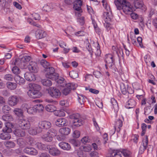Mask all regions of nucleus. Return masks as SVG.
Segmentation results:
<instances>
[{"instance_id": "1", "label": "nucleus", "mask_w": 157, "mask_h": 157, "mask_svg": "<svg viewBox=\"0 0 157 157\" xmlns=\"http://www.w3.org/2000/svg\"><path fill=\"white\" fill-rule=\"evenodd\" d=\"M114 3L118 10H122L126 14H129L132 11V6L127 0H115Z\"/></svg>"}, {"instance_id": "2", "label": "nucleus", "mask_w": 157, "mask_h": 157, "mask_svg": "<svg viewBox=\"0 0 157 157\" xmlns=\"http://www.w3.org/2000/svg\"><path fill=\"white\" fill-rule=\"evenodd\" d=\"M13 126L12 123H7L6 125V127L2 130V132L0 134V138L3 140H8L11 138V134L12 132L11 128Z\"/></svg>"}, {"instance_id": "3", "label": "nucleus", "mask_w": 157, "mask_h": 157, "mask_svg": "<svg viewBox=\"0 0 157 157\" xmlns=\"http://www.w3.org/2000/svg\"><path fill=\"white\" fill-rule=\"evenodd\" d=\"M33 88V89L29 90L27 92V95L31 98H40L41 95L40 92L41 89L40 86L38 84H33L30 85Z\"/></svg>"}, {"instance_id": "4", "label": "nucleus", "mask_w": 157, "mask_h": 157, "mask_svg": "<svg viewBox=\"0 0 157 157\" xmlns=\"http://www.w3.org/2000/svg\"><path fill=\"white\" fill-rule=\"evenodd\" d=\"M70 118L74 120L73 123L72 125V127L74 128L75 127H78L82 125L83 124V121L81 119L80 116L78 113H75L69 116Z\"/></svg>"}, {"instance_id": "5", "label": "nucleus", "mask_w": 157, "mask_h": 157, "mask_svg": "<svg viewBox=\"0 0 157 157\" xmlns=\"http://www.w3.org/2000/svg\"><path fill=\"white\" fill-rule=\"evenodd\" d=\"M45 71H47L45 74L46 77L52 80L56 79L57 77H59V74L55 72L54 68L49 67Z\"/></svg>"}, {"instance_id": "6", "label": "nucleus", "mask_w": 157, "mask_h": 157, "mask_svg": "<svg viewBox=\"0 0 157 157\" xmlns=\"http://www.w3.org/2000/svg\"><path fill=\"white\" fill-rule=\"evenodd\" d=\"M83 1L82 0H75L73 2V9L77 11L75 12L76 15L80 17L81 15V13L82 12V10L81 6L82 5Z\"/></svg>"}, {"instance_id": "7", "label": "nucleus", "mask_w": 157, "mask_h": 157, "mask_svg": "<svg viewBox=\"0 0 157 157\" xmlns=\"http://www.w3.org/2000/svg\"><path fill=\"white\" fill-rule=\"evenodd\" d=\"M17 123L18 126L22 129L27 130L30 128V122L27 119L20 118L18 119Z\"/></svg>"}, {"instance_id": "8", "label": "nucleus", "mask_w": 157, "mask_h": 157, "mask_svg": "<svg viewBox=\"0 0 157 157\" xmlns=\"http://www.w3.org/2000/svg\"><path fill=\"white\" fill-rule=\"evenodd\" d=\"M48 93L50 96L53 98H58L61 95L60 90L54 87H51L49 88Z\"/></svg>"}, {"instance_id": "9", "label": "nucleus", "mask_w": 157, "mask_h": 157, "mask_svg": "<svg viewBox=\"0 0 157 157\" xmlns=\"http://www.w3.org/2000/svg\"><path fill=\"white\" fill-rule=\"evenodd\" d=\"M66 87L62 91L63 94L65 95H67L72 90H75L77 86V85L74 83H69L66 84Z\"/></svg>"}, {"instance_id": "10", "label": "nucleus", "mask_w": 157, "mask_h": 157, "mask_svg": "<svg viewBox=\"0 0 157 157\" xmlns=\"http://www.w3.org/2000/svg\"><path fill=\"white\" fill-rule=\"evenodd\" d=\"M22 99V98L20 96L17 97L15 95L9 97L8 100V104L11 106H13L17 105L19 99Z\"/></svg>"}, {"instance_id": "11", "label": "nucleus", "mask_w": 157, "mask_h": 157, "mask_svg": "<svg viewBox=\"0 0 157 157\" xmlns=\"http://www.w3.org/2000/svg\"><path fill=\"white\" fill-rule=\"evenodd\" d=\"M49 153L50 155L53 156H57L61 154L60 151L57 148L53 147L51 145L48 146Z\"/></svg>"}, {"instance_id": "12", "label": "nucleus", "mask_w": 157, "mask_h": 157, "mask_svg": "<svg viewBox=\"0 0 157 157\" xmlns=\"http://www.w3.org/2000/svg\"><path fill=\"white\" fill-rule=\"evenodd\" d=\"M38 126L39 128L41 129H47L51 127V124L48 121H42L39 122Z\"/></svg>"}, {"instance_id": "13", "label": "nucleus", "mask_w": 157, "mask_h": 157, "mask_svg": "<svg viewBox=\"0 0 157 157\" xmlns=\"http://www.w3.org/2000/svg\"><path fill=\"white\" fill-rule=\"evenodd\" d=\"M105 61L110 68H112L113 65L114 64L113 57L112 55L110 54H109L106 55Z\"/></svg>"}, {"instance_id": "14", "label": "nucleus", "mask_w": 157, "mask_h": 157, "mask_svg": "<svg viewBox=\"0 0 157 157\" xmlns=\"http://www.w3.org/2000/svg\"><path fill=\"white\" fill-rule=\"evenodd\" d=\"M148 143V138L147 136H145V139L143 140V144L140 147L139 152L140 154H142L147 147Z\"/></svg>"}, {"instance_id": "15", "label": "nucleus", "mask_w": 157, "mask_h": 157, "mask_svg": "<svg viewBox=\"0 0 157 157\" xmlns=\"http://www.w3.org/2000/svg\"><path fill=\"white\" fill-rule=\"evenodd\" d=\"M29 70L32 73H36L37 72V64L35 62H31L28 66Z\"/></svg>"}, {"instance_id": "16", "label": "nucleus", "mask_w": 157, "mask_h": 157, "mask_svg": "<svg viewBox=\"0 0 157 157\" xmlns=\"http://www.w3.org/2000/svg\"><path fill=\"white\" fill-rule=\"evenodd\" d=\"M67 121L64 118H60L58 119L55 121L56 125L59 127H62L66 125Z\"/></svg>"}, {"instance_id": "17", "label": "nucleus", "mask_w": 157, "mask_h": 157, "mask_svg": "<svg viewBox=\"0 0 157 157\" xmlns=\"http://www.w3.org/2000/svg\"><path fill=\"white\" fill-rule=\"evenodd\" d=\"M103 17L105 19L106 23H108L111 21L113 18V16L111 12H104L103 13Z\"/></svg>"}, {"instance_id": "18", "label": "nucleus", "mask_w": 157, "mask_h": 157, "mask_svg": "<svg viewBox=\"0 0 157 157\" xmlns=\"http://www.w3.org/2000/svg\"><path fill=\"white\" fill-rule=\"evenodd\" d=\"M14 134L18 137H23L25 136V132L23 129L16 128L13 131Z\"/></svg>"}, {"instance_id": "19", "label": "nucleus", "mask_w": 157, "mask_h": 157, "mask_svg": "<svg viewBox=\"0 0 157 157\" xmlns=\"http://www.w3.org/2000/svg\"><path fill=\"white\" fill-rule=\"evenodd\" d=\"M46 33L45 31L41 29H38L36 33V36L37 39H40L46 36Z\"/></svg>"}, {"instance_id": "20", "label": "nucleus", "mask_w": 157, "mask_h": 157, "mask_svg": "<svg viewBox=\"0 0 157 157\" xmlns=\"http://www.w3.org/2000/svg\"><path fill=\"white\" fill-rule=\"evenodd\" d=\"M59 146L61 149L64 150L69 151L71 148L69 144L64 142L59 143Z\"/></svg>"}, {"instance_id": "21", "label": "nucleus", "mask_w": 157, "mask_h": 157, "mask_svg": "<svg viewBox=\"0 0 157 157\" xmlns=\"http://www.w3.org/2000/svg\"><path fill=\"white\" fill-rule=\"evenodd\" d=\"M24 77L27 80L29 81H35L36 80L35 76L32 73L27 72L25 73Z\"/></svg>"}, {"instance_id": "22", "label": "nucleus", "mask_w": 157, "mask_h": 157, "mask_svg": "<svg viewBox=\"0 0 157 157\" xmlns=\"http://www.w3.org/2000/svg\"><path fill=\"white\" fill-rule=\"evenodd\" d=\"M31 57L29 56H26L24 55L22 57L19 59L21 63L22 64L23 66H25L26 64L30 60Z\"/></svg>"}, {"instance_id": "23", "label": "nucleus", "mask_w": 157, "mask_h": 157, "mask_svg": "<svg viewBox=\"0 0 157 157\" xmlns=\"http://www.w3.org/2000/svg\"><path fill=\"white\" fill-rule=\"evenodd\" d=\"M123 125L122 121L120 119H117L115 122L114 126V128L115 130L117 132H119L121 129V128L122 127Z\"/></svg>"}, {"instance_id": "24", "label": "nucleus", "mask_w": 157, "mask_h": 157, "mask_svg": "<svg viewBox=\"0 0 157 157\" xmlns=\"http://www.w3.org/2000/svg\"><path fill=\"white\" fill-rule=\"evenodd\" d=\"M136 105L135 101L133 99H130L127 102L125 105V107L128 109L132 108L134 107Z\"/></svg>"}, {"instance_id": "25", "label": "nucleus", "mask_w": 157, "mask_h": 157, "mask_svg": "<svg viewBox=\"0 0 157 157\" xmlns=\"http://www.w3.org/2000/svg\"><path fill=\"white\" fill-rule=\"evenodd\" d=\"M53 80L55 81L59 84V85L61 86L64 87L67 84L64 78L61 77H59V76L57 77L56 79Z\"/></svg>"}, {"instance_id": "26", "label": "nucleus", "mask_w": 157, "mask_h": 157, "mask_svg": "<svg viewBox=\"0 0 157 157\" xmlns=\"http://www.w3.org/2000/svg\"><path fill=\"white\" fill-rule=\"evenodd\" d=\"M14 79L16 82L20 85H23L25 82L24 79L19 75H17L15 77Z\"/></svg>"}, {"instance_id": "27", "label": "nucleus", "mask_w": 157, "mask_h": 157, "mask_svg": "<svg viewBox=\"0 0 157 157\" xmlns=\"http://www.w3.org/2000/svg\"><path fill=\"white\" fill-rule=\"evenodd\" d=\"M27 145L28 144L29 145L34 146L36 145L37 143L35 139L33 138L28 137L26 139Z\"/></svg>"}, {"instance_id": "28", "label": "nucleus", "mask_w": 157, "mask_h": 157, "mask_svg": "<svg viewBox=\"0 0 157 157\" xmlns=\"http://www.w3.org/2000/svg\"><path fill=\"white\" fill-rule=\"evenodd\" d=\"M71 132L70 129L67 127H64L59 130V132L62 135H67Z\"/></svg>"}, {"instance_id": "29", "label": "nucleus", "mask_w": 157, "mask_h": 157, "mask_svg": "<svg viewBox=\"0 0 157 157\" xmlns=\"http://www.w3.org/2000/svg\"><path fill=\"white\" fill-rule=\"evenodd\" d=\"M36 145L37 147L40 150L47 151L48 148V145H47L41 143H37Z\"/></svg>"}, {"instance_id": "30", "label": "nucleus", "mask_w": 157, "mask_h": 157, "mask_svg": "<svg viewBox=\"0 0 157 157\" xmlns=\"http://www.w3.org/2000/svg\"><path fill=\"white\" fill-rule=\"evenodd\" d=\"M45 109L48 112H54L56 110V108L53 105L48 104L45 107Z\"/></svg>"}, {"instance_id": "31", "label": "nucleus", "mask_w": 157, "mask_h": 157, "mask_svg": "<svg viewBox=\"0 0 157 157\" xmlns=\"http://www.w3.org/2000/svg\"><path fill=\"white\" fill-rule=\"evenodd\" d=\"M134 4L136 8H140L144 6L143 0H135Z\"/></svg>"}, {"instance_id": "32", "label": "nucleus", "mask_w": 157, "mask_h": 157, "mask_svg": "<svg viewBox=\"0 0 157 157\" xmlns=\"http://www.w3.org/2000/svg\"><path fill=\"white\" fill-rule=\"evenodd\" d=\"M34 108L36 112H41L43 111L44 109L43 105L40 104H38L34 105Z\"/></svg>"}, {"instance_id": "33", "label": "nucleus", "mask_w": 157, "mask_h": 157, "mask_svg": "<svg viewBox=\"0 0 157 157\" xmlns=\"http://www.w3.org/2000/svg\"><path fill=\"white\" fill-rule=\"evenodd\" d=\"M41 138L43 140L49 142L53 140V137L48 133L42 136Z\"/></svg>"}, {"instance_id": "34", "label": "nucleus", "mask_w": 157, "mask_h": 157, "mask_svg": "<svg viewBox=\"0 0 157 157\" xmlns=\"http://www.w3.org/2000/svg\"><path fill=\"white\" fill-rule=\"evenodd\" d=\"M17 143L18 145L21 147H24L27 145L26 141L22 138H19L17 139Z\"/></svg>"}, {"instance_id": "35", "label": "nucleus", "mask_w": 157, "mask_h": 157, "mask_svg": "<svg viewBox=\"0 0 157 157\" xmlns=\"http://www.w3.org/2000/svg\"><path fill=\"white\" fill-rule=\"evenodd\" d=\"M111 102L115 111L117 112L118 110V106L116 100L114 98H112L111 100Z\"/></svg>"}, {"instance_id": "36", "label": "nucleus", "mask_w": 157, "mask_h": 157, "mask_svg": "<svg viewBox=\"0 0 157 157\" xmlns=\"http://www.w3.org/2000/svg\"><path fill=\"white\" fill-rule=\"evenodd\" d=\"M2 119L5 121L8 122L12 121L13 120L12 116L9 114H6L2 116Z\"/></svg>"}, {"instance_id": "37", "label": "nucleus", "mask_w": 157, "mask_h": 157, "mask_svg": "<svg viewBox=\"0 0 157 157\" xmlns=\"http://www.w3.org/2000/svg\"><path fill=\"white\" fill-rule=\"evenodd\" d=\"M41 83L45 86H50L52 84V82L50 80L48 79H44L41 80Z\"/></svg>"}, {"instance_id": "38", "label": "nucleus", "mask_w": 157, "mask_h": 157, "mask_svg": "<svg viewBox=\"0 0 157 157\" xmlns=\"http://www.w3.org/2000/svg\"><path fill=\"white\" fill-rule=\"evenodd\" d=\"M14 113L18 116H23V111L21 109L15 108L13 111Z\"/></svg>"}, {"instance_id": "39", "label": "nucleus", "mask_w": 157, "mask_h": 157, "mask_svg": "<svg viewBox=\"0 0 157 157\" xmlns=\"http://www.w3.org/2000/svg\"><path fill=\"white\" fill-rule=\"evenodd\" d=\"M7 85L8 88L11 90L15 89L17 86L16 83L10 82H8L7 83Z\"/></svg>"}, {"instance_id": "40", "label": "nucleus", "mask_w": 157, "mask_h": 157, "mask_svg": "<svg viewBox=\"0 0 157 157\" xmlns=\"http://www.w3.org/2000/svg\"><path fill=\"white\" fill-rule=\"evenodd\" d=\"M47 133L53 137L56 136L57 132V131L55 129L52 128L49 130Z\"/></svg>"}, {"instance_id": "41", "label": "nucleus", "mask_w": 157, "mask_h": 157, "mask_svg": "<svg viewBox=\"0 0 157 157\" xmlns=\"http://www.w3.org/2000/svg\"><path fill=\"white\" fill-rule=\"evenodd\" d=\"M86 40L88 41V43H86V47L87 49L88 50L89 53L90 54L91 57H92L93 51L91 48V45L88 41V40L87 39Z\"/></svg>"}, {"instance_id": "42", "label": "nucleus", "mask_w": 157, "mask_h": 157, "mask_svg": "<svg viewBox=\"0 0 157 157\" xmlns=\"http://www.w3.org/2000/svg\"><path fill=\"white\" fill-rule=\"evenodd\" d=\"M40 64L41 66L45 68V70L50 66L49 63L44 59H42L41 60Z\"/></svg>"}, {"instance_id": "43", "label": "nucleus", "mask_w": 157, "mask_h": 157, "mask_svg": "<svg viewBox=\"0 0 157 157\" xmlns=\"http://www.w3.org/2000/svg\"><path fill=\"white\" fill-rule=\"evenodd\" d=\"M120 152L121 154H122L124 157H131V152L128 150L124 149Z\"/></svg>"}, {"instance_id": "44", "label": "nucleus", "mask_w": 157, "mask_h": 157, "mask_svg": "<svg viewBox=\"0 0 157 157\" xmlns=\"http://www.w3.org/2000/svg\"><path fill=\"white\" fill-rule=\"evenodd\" d=\"M10 108L7 105L3 106L2 108V112L4 113H8L10 110Z\"/></svg>"}, {"instance_id": "45", "label": "nucleus", "mask_w": 157, "mask_h": 157, "mask_svg": "<svg viewBox=\"0 0 157 157\" xmlns=\"http://www.w3.org/2000/svg\"><path fill=\"white\" fill-rule=\"evenodd\" d=\"M55 115L57 116L61 117L65 116V113L64 111L62 110H56L55 111Z\"/></svg>"}, {"instance_id": "46", "label": "nucleus", "mask_w": 157, "mask_h": 157, "mask_svg": "<svg viewBox=\"0 0 157 157\" xmlns=\"http://www.w3.org/2000/svg\"><path fill=\"white\" fill-rule=\"evenodd\" d=\"M78 100L81 105L83 104L85 101L84 97L83 95L79 94L78 95Z\"/></svg>"}, {"instance_id": "47", "label": "nucleus", "mask_w": 157, "mask_h": 157, "mask_svg": "<svg viewBox=\"0 0 157 157\" xmlns=\"http://www.w3.org/2000/svg\"><path fill=\"white\" fill-rule=\"evenodd\" d=\"M5 145L6 147L9 148L14 147L15 145L13 142L11 141H7Z\"/></svg>"}, {"instance_id": "48", "label": "nucleus", "mask_w": 157, "mask_h": 157, "mask_svg": "<svg viewBox=\"0 0 157 157\" xmlns=\"http://www.w3.org/2000/svg\"><path fill=\"white\" fill-rule=\"evenodd\" d=\"M147 127V126L145 124L142 123V124L141 128L142 131L141 134V135L142 136H144L145 134Z\"/></svg>"}, {"instance_id": "49", "label": "nucleus", "mask_w": 157, "mask_h": 157, "mask_svg": "<svg viewBox=\"0 0 157 157\" xmlns=\"http://www.w3.org/2000/svg\"><path fill=\"white\" fill-rule=\"evenodd\" d=\"M69 75L70 76L73 78H75L78 77V75L76 71H72L70 72Z\"/></svg>"}, {"instance_id": "50", "label": "nucleus", "mask_w": 157, "mask_h": 157, "mask_svg": "<svg viewBox=\"0 0 157 157\" xmlns=\"http://www.w3.org/2000/svg\"><path fill=\"white\" fill-rule=\"evenodd\" d=\"M29 130V134L34 135H35L37 133L36 130V128H31Z\"/></svg>"}, {"instance_id": "51", "label": "nucleus", "mask_w": 157, "mask_h": 157, "mask_svg": "<svg viewBox=\"0 0 157 157\" xmlns=\"http://www.w3.org/2000/svg\"><path fill=\"white\" fill-rule=\"evenodd\" d=\"M13 78V76L10 74L6 75L4 77V79L8 81H12Z\"/></svg>"}, {"instance_id": "52", "label": "nucleus", "mask_w": 157, "mask_h": 157, "mask_svg": "<svg viewBox=\"0 0 157 157\" xmlns=\"http://www.w3.org/2000/svg\"><path fill=\"white\" fill-rule=\"evenodd\" d=\"M29 153V155H36L38 154L37 150L33 147H32Z\"/></svg>"}, {"instance_id": "53", "label": "nucleus", "mask_w": 157, "mask_h": 157, "mask_svg": "<svg viewBox=\"0 0 157 157\" xmlns=\"http://www.w3.org/2000/svg\"><path fill=\"white\" fill-rule=\"evenodd\" d=\"M13 72L16 75L18 74L20 72L19 68L17 67H14L12 69Z\"/></svg>"}, {"instance_id": "54", "label": "nucleus", "mask_w": 157, "mask_h": 157, "mask_svg": "<svg viewBox=\"0 0 157 157\" xmlns=\"http://www.w3.org/2000/svg\"><path fill=\"white\" fill-rule=\"evenodd\" d=\"M121 89L122 94H125L127 93V89L125 87L124 84H123L121 86Z\"/></svg>"}, {"instance_id": "55", "label": "nucleus", "mask_w": 157, "mask_h": 157, "mask_svg": "<svg viewBox=\"0 0 157 157\" xmlns=\"http://www.w3.org/2000/svg\"><path fill=\"white\" fill-rule=\"evenodd\" d=\"M33 147H25L23 150V151L25 153L29 154V152Z\"/></svg>"}, {"instance_id": "56", "label": "nucleus", "mask_w": 157, "mask_h": 157, "mask_svg": "<svg viewBox=\"0 0 157 157\" xmlns=\"http://www.w3.org/2000/svg\"><path fill=\"white\" fill-rule=\"evenodd\" d=\"M1 94L5 97H8L10 95V93L7 90H3L1 91Z\"/></svg>"}, {"instance_id": "57", "label": "nucleus", "mask_w": 157, "mask_h": 157, "mask_svg": "<svg viewBox=\"0 0 157 157\" xmlns=\"http://www.w3.org/2000/svg\"><path fill=\"white\" fill-rule=\"evenodd\" d=\"M26 111L30 114H33L36 112L34 108V106L32 107L28 108Z\"/></svg>"}, {"instance_id": "58", "label": "nucleus", "mask_w": 157, "mask_h": 157, "mask_svg": "<svg viewBox=\"0 0 157 157\" xmlns=\"http://www.w3.org/2000/svg\"><path fill=\"white\" fill-rule=\"evenodd\" d=\"M70 142L75 146L78 147V142L75 139H71L70 140Z\"/></svg>"}, {"instance_id": "59", "label": "nucleus", "mask_w": 157, "mask_h": 157, "mask_svg": "<svg viewBox=\"0 0 157 157\" xmlns=\"http://www.w3.org/2000/svg\"><path fill=\"white\" fill-rule=\"evenodd\" d=\"M77 21L81 25H83L84 23V18L82 17L77 18Z\"/></svg>"}, {"instance_id": "60", "label": "nucleus", "mask_w": 157, "mask_h": 157, "mask_svg": "<svg viewBox=\"0 0 157 157\" xmlns=\"http://www.w3.org/2000/svg\"><path fill=\"white\" fill-rule=\"evenodd\" d=\"M21 109L23 111H27L29 108V106L27 104H23L21 105Z\"/></svg>"}, {"instance_id": "61", "label": "nucleus", "mask_w": 157, "mask_h": 157, "mask_svg": "<svg viewBox=\"0 0 157 157\" xmlns=\"http://www.w3.org/2000/svg\"><path fill=\"white\" fill-rule=\"evenodd\" d=\"M56 139L59 141H62L64 140L65 139L64 136L63 135H56Z\"/></svg>"}, {"instance_id": "62", "label": "nucleus", "mask_w": 157, "mask_h": 157, "mask_svg": "<svg viewBox=\"0 0 157 157\" xmlns=\"http://www.w3.org/2000/svg\"><path fill=\"white\" fill-rule=\"evenodd\" d=\"M80 135V132L78 130H75L74 131L73 134V136L74 137L78 138L79 137Z\"/></svg>"}, {"instance_id": "63", "label": "nucleus", "mask_w": 157, "mask_h": 157, "mask_svg": "<svg viewBox=\"0 0 157 157\" xmlns=\"http://www.w3.org/2000/svg\"><path fill=\"white\" fill-rule=\"evenodd\" d=\"M90 155L91 157H99L98 153L96 151H93L90 154Z\"/></svg>"}, {"instance_id": "64", "label": "nucleus", "mask_w": 157, "mask_h": 157, "mask_svg": "<svg viewBox=\"0 0 157 157\" xmlns=\"http://www.w3.org/2000/svg\"><path fill=\"white\" fill-rule=\"evenodd\" d=\"M114 157H122L121 152L120 151L113 152Z\"/></svg>"}]
</instances>
